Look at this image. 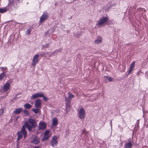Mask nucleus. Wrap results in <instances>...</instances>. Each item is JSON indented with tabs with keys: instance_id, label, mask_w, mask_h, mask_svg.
Instances as JSON below:
<instances>
[{
	"instance_id": "nucleus-41",
	"label": "nucleus",
	"mask_w": 148,
	"mask_h": 148,
	"mask_svg": "<svg viewBox=\"0 0 148 148\" xmlns=\"http://www.w3.org/2000/svg\"><path fill=\"white\" fill-rule=\"evenodd\" d=\"M18 1H19V0H17Z\"/></svg>"
},
{
	"instance_id": "nucleus-12",
	"label": "nucleus",
	"mask_w": 148,
	"mask_h": 148,
	"mask_svg": "<svg viewBox=\"0 0 148 148\" xmlns=\"http://www.w3.org/2000/svg\"><path fill=\"white\" fill-rule=\"evenodd\" d=\"M47 17V14L46 12L43 13L40 17V23L43 22L46 19Z\"/></svg>"
},
{
	"instance_id": "nucleus-32",
	"label": "nucleus",
	"mask_w": 148,
	"mask_h": 148,
	"mask_svg": "<svg viewBox=\"0 0 148 148\" xmlns=\"http://www.w3.org/2000/svg\"><path fill=\"white\" fill-rule=\"evenodd\" d=\"M43 46L45 48H48L49 47V44L47 43L44 46Z\"/></svg>"
},
{
	"instance_id": "nucleus-8",
	"label": "nucleus",
	"mask_w": 148,
	"mask_h": 148,
	"mask_svg": "<svg viewBox=\"0 0 148 148\" xmlns=\"http://www.w3.org/2000/svg\"><path fill=\"white\" fill-rule=\"evenodd\" d=\"M133 142L132 139L130 138L128 140V142L125 144V148H131L132 146Z\"/></svg>"
},
{
	"instance_id": "nucleus-21",
	"label": "nucleus",
	"mask_w": 148,
	"mask_h": 148,
	"mask_svg": "<svg viewBox=\"0 0 148 148\" xmlns=\"http://www.w3.org/2000/svg\"><path fill=\"white\" fill-rule=\"evenodd\" d=\"M65 101L66 109H67L69 108H70V101L66 100H65Z\"/></svg>"
},
{
	"instance_id": "nucleus-29",
	"label": "nucleus",
	"mask_w": 148,
	"mask_h": 148,
	"mask_svg": "<svg viewBox=\"0 0 148 148\" xmlns=\"http://www.w3.org/2000/svg\"><path fill=\"white\" fill-rule=\"evenodd\" d=\"M139 127V121H137L136 124L135 128L138 129Z\"/></svg>"
},
{
	"instance_id": "nucleus-39",
	"label": "nucleus",
	"mask_w": 148,
	"mask_h": 148,
	"mask_svg": "<svg viewBox=\"0 0 148 148\" xmlns=\"http://www.w3.org/2000/svg\"><path fill=\"white\" fill-rule=\"evenodd\" d=\"M34 148H39V147H38V146H36V147H35Z\"/></svg>"
},
{
	"instance_id": "nucleus-20",
	"label": "nucleus",
	"mask_w": 148,
	"mask_h": 148,
	"mask_svg": "<svg viewBox=\"0 0 148 148\" xmlns=\"http://www.w3.org/2000/svg\"><path fill=\"white\" fill-rule=\"evenodd\" d=\"M41 108H33L32 111H33L35 113L37 114L39 112H40Z\"/></svg>"
},
{
	"instance_id": "nucleus-27",
	"label": "nucleus",
	"mask_w": 148,
	"mask_h": 148,
	"mask_svg": "<svg viewBox=\"0 0 148 148\" xmlns=\"http://www.w3.org/2000/svg\"><path fill=\"white\" fill-rule=\"evenodd\" d=\"M135 62L134 61H133L132 62V63L130 66V68L132 69H134L135 66Z\"/></svg>"
},
{
	"instance_id": "nucleus-35",
	"label": "nucleus",
	"mask_w": 148,
	"mask_h": 148,
	"mask_svg": "<svg viewBox=\"0 0 148 148\" xmlns=\"http://www.w3.org/2000/svg\"><path fill=\"white\" fill-rule=\"evenodd\" d=\"M3 113V110L2 109L0 110V115H1Z\"/></svg>"
},
{
	"instance_id": "nucleus-2",
	"label": "nucleus",
	"mask_w": 148,
	"mask_h": 148,
	"mask_svg": "<svg viewBox=\"0 0 148 148\" xmlns=\"http://www.w3.org/2000/svg\"><path fill=\"white\" fill-rule=\"evenodd\" d=\"M17 134L18 135V137L16 141L17 143H18L19 140L22 138L23 136L24 138H25L26 137L27 132L25 130V127L23 126L20 131L18 132Z\"/></svg>"
},
{
	"instance_id": "nucleus-37",
	"label": "nucleus",
	"mask_w": 148,
	"mask_h": 148,
	"mask_svg": "<svg viewBox=\"0 0 148 148\" xmlns=\"http://www.w3.org/2000/svg\"><path fill=\"white\" fill-rule=\"evenodd\" d=\"M13 7H14V8H17V4H16V5H15V4H14V3L13 4Z\"/></svg>"
},
{
	"instance_id": "nucleus-18",
	"label": "nucleus",
	"mask_w": 148,
	"mask_h": 148,
	"mask_svg": "<svg viewBox=\"0 0 148 148\" xmlns=\"http://www.w3.org/2000/svg\"><path fill=\"white\" fill-rule=\"evenodd\" d=\"M32 142L35 144H36L40 142V140L39 138L35 137L32 140Z\"/></svg>"
},
{
	"instance_id": "nucleus-11",
	"label": "nucleus",
	"mask_w": 148,
	"mask_h": 148,
	"mask_svg": "<svg viewBox=\"0 0 148 148\" xmlns=\"http://www.w3.org/2000/svg\"><path fill=\"white\" fill-rule=\"evenodd\" d=\"M49 130H47L45 131L44 134V136L42 139V140L45 141L49 138Z\"/></svg>"
},
{
	"instance_id": "nucleus-16",
	"label": "nucleus",
	"mask_w": 148,
	"mask_h": 148,
	"mask_svg": "<svg viewBox=\"0 0 148 148\" xmlns=\"http://www.w3.org/2000/svg\"><path fill=\"white\" fill-rule=\"evenodd\" d=\"M23 109L21 108H16L14 111V113L16 114H19L21 112L22 110Z\"/></svg>"
},
{
	"instance_id": "nucleus-28",
	"label": "nucleus",
	"mask_w": 148,
	"mask_h": 148,
	"mask_svg": "<svg viewBox=\"0 0 148 148\" xmlns=\"http://www.w3.org/2000/svg\"><path fill=\"white\" fill-rule=\"evenodd\" d=\"M31 31V28H30L28 29H27L25 32L26 34L28 35L29 34Z\"/></svg>"
},
{
	"instance_id": "nucleus-30",
	"label": "nucleus",
	"mask_w": 148,
	"mask_h": 148,
	"mask_svg": "<svg viewBox=\"0 0 148 148\" xmlns=\"http://www.w3.org/2000/svg\"><path fill=\"white\" fill-rule=\"evenodd\" d=\"M24 113L26 115H28L29 114V113L27 110H24L23 111Z\"/></svg>"
},
{
	"instance_id": "nucleus-19",
	"label": "nucleus",
	"mask_w": 148,
	"mask_h": 148,
	"mask_svg": "<svg viewBox=\"0 0 148 148\" xmlns=\"http://www.w3.org/2000/svg\"><path fill=\"white\" fill-rule=\"evenodd\" d=\"M102 38L101 37H98L97 39L95 41V43L96 44H99L102 42Z\"/></svg>"
},
{
	"instance_id": "nucleus-17",
	"label": "nucleus",
	"mask_w": 148,
	"mask_h": 148,
	"mask_svg": "<svg viewBox=\"0 0 148 148\" xmlns=\"http://www.w3.org/2000/svg\"><path fill=\"white\" fill-rule=\"evenodd\" d=\"M52 125L54 126L57 125L58 124V121L57 119L56 118H54L52 119Z\"/></svg>"
},
{
	"instance_id": "nucleus-9",
	"label": "nucleus",
	"mask_w": 148,
	"mask_h": 148,
	"mask_svg": "<svg viewBox=\"0 0 148 148\" xmlns=\"http://www.w3.org/2000/svg\"><path fill=\"white\" fill-rule=\"evenodd\" d=\"M10 83L8 82H6L3 87V90L4 92L8 91L10 88Z\"/></svg>"
},
{
	"instance_id": "nucleus-36",
	"label": "nucleus",
	"mask_w": 148,
	"mask_h": 148,
	"mask_svg": "<svg viewBox=\"0 0 148 148\" xmlns=\"http://www.w3.org/2000/svg\"><path fill=\"white\" fill-rule=\"evenodd\" d=\"M145 76H146V77H147V79H148V71H147L146 73Z\"/></svg>"
},
{
	"instance_id": "nucleus-6",
	"label": "nucleus",
	"mask_w": 148,
	"mask_h": 148,
	"mask_svg": "<svg viewBox=\"0 0 148 148\" xmlns=\"http://www.w3.org/2000/svg\"><path fill=\"white\" fill-rule=\"evenodd\" d=\"M57 138L56 136L53 137L51 141V145L53 147L56 146L57 144Z\"/></svg>"
},
{
	"instance_id": "nucleus-14",
	"label": "nucleus",
	"mask_w": 148,
	"mask_h": 148,
	"mask_svg": "<svg viewBox=\"0 0 148 148\" xmlns=\"http://www.w3.org/2000/svg\"><path fill=\"white\" fill-rule=\"evenodd\" d=\"M61 51V50L60 49H59L58 50H55L51 54L50 53V54H49V52H46L45 53L46 54L45 55L47 56H51V54H54V53H55L56 54L58 52H60Z\"/></svg>"
},
{
	"instance_id": "nucleus-10",
	"label": "nucleus",
	"mask_w": 148,
	"mask_h": 148,
	"mask_svg": "<svg viewBox=\"0 0 148 148\" xmlns=\"http://www.w3.org/2000/svg\"><path fill=\"white\" fill-rule=\"evenodd\" d=\"M41 103L40 99H38L36 100L35 102L34 106L36 108H41Z\"/></svg>"
},
{
	"instance_id": "nucleus-7",
	"label": "nucleus",
	"mask_w": 148,
	"mask_h": 148,
	"mask_svg": "<svg viewBox=\"0 0 148 148\" xmlns=\"http://www.w3.org/2000/svg\"><path fill=\"white\" fill-rule=\"evenodd\" d=\"M43 96V94L42 92L37 93L32 95L31 97V100L38 97H41Z\"/></svg>"
},
{
	"instance_id": "nucleus-15",
	"label": "nucleus",
	"mask_w": 148,
	"mask_h": 148,
	"mask_svg": "<svg viewBox=\"0 0 148 148\" xmlns=\"http://www.w3.org/2000/svg\"><path fill=\"white\" fill-rule=\"evenodd\" d=\"M69 95L67 98L65 97V100L69 101L71 102V99L74 97V96L73 94L70 93L69 92Z\"/></svg>"
},
{
	"instance_id": "nucleus-34",
	"label": "nucleus",
	"mask_w": 148,
	"mask_h": 148,
	"mask_svg": "<svg viewBox=\"0 0 148 148\" xmlns=\"http://www.w3.org/2000/svg\"><path fill=\"white\" fill-rule=\"evenodd\" d=\"M133 69L130 68V70L128 72V74H130V73H131Z\"/></svg>"
},
{
	"instance_id": "nucleus-23",
	"label": "nucleus",
	"mask_w": 148,
	"mask_h": 148,
	"mask_svg": "<svg viewBox=\"0 0 148 148\" xmlns=\"http://www.w3.org/2000/svg\"><path fill=\"white\" fill-rule=\"evenodd\" d=\"M7 10L6 7L4 8H0V13H3L5 12Z\"/></svg>"
},
{
	"instance_id": "nucleus-25",
	"label": "nucleus",
	"mask_w": 148,
	"mask_h": 148,
	"mask_svg": "<svg viewBox=\"0 0 148 148\" xmlns=\"http://www.w3.org/2000/svg\"><path fill=\"white\" fill-rule=\"evenodd\" d=\"M24 107L26 108L29 109L32 106L29 103H26L25 104Z\"/></svg>"
},
{
	"instance_id": "nucleus-3",
	"label": "nucleus",
	"mask_w": 148,
	"mask_h": 148,
	"mask_svg": "<svg viewBox=\"0 0 148 148\" xmlns=\"http://www.w3.org/2000/svg\"><path fill=\"white\" fill-rule=\"evenodd\" d=\"M108 18L106 17L99 18V21L97 22L96 25L99 27H100L102 26L106 25L108 21Z\"/></svg>"
},
{
	"instance_id": "nucleus-5",
	"label": "nucleus",
	"mask_w": 148,
	"mask_h": 148,
	"mask_svg": "<svg viewBox=\"0 0 148 148\" xmlns=\"http://www.w3.org/2000/svg\"><path fill=\"white\" fill-rule=\"evenodd\" d=\"M85 112L83 108L80 109L78 112V115L79 118L81 119H84L85 118Z\"/></svg>"
},
{
	"instance_id": "nucleus-31",
	"label": "nucleus",
	"mask_w": 148,
	"mask_h": 148,
	"mask_svg": "<svg viewBox=\"0 0 148 148\" xmlns=\"http://www.w3.org/2000/svg\"><path fill=\"white\" fill-rule=\"evenodd\" d=\"M0 69H1V70H4L5 71L7 70V68L6 67H0Z\"/></svg>"
},
{
	"instance_id": "nucleus-13",
	"label": "nucleus",
	"mask_w": 148,
	"mask_h": 148,
	"mask_svg": "<svg viewBox=\"0 0 148 148\" xmlns=\"http://www.w3.org/2000/svg\"><path fill=\"white\" fill-rule=\"evenodd\" d=\"M46 126L45 122H41L39 123V130H44L46 128Z\"/></svg>"
},
{
	"instance_id": "nucleus-40",
	"label": "nucleus",
	"mask_w": 148,
	"mask_h": 148,
	"mask_svg": "<svg viewBox=\"0 0 148 148\" xmlns=\"http://www.w3.org/2000/svg\"><path fill=\"white\" fill-rule=\"evenodd\" d=\"M84 130H83V132H84Z\"/></svg>"
},
{
	"instance_id": "nucleus-33",
	"label": "nucleus",
	"mask_w": 148,
	"mask_h": 148,
	"mask_svg": "<svg viewBox=\"0 0 148 148\" xmlns=\"http://www.w3.org/2000/svg\"><path fill=\"white\" fill-rule=\"evenodd\" d=\"M42 97H43V99L45 101H47V98L43 94V96Z\"/></svg>"
},
{
	"instance_id": "nucleus-22",
	"label": "nucleus",
	"mask_w": 148,
	"mask_h": 148,
	"mask_svg": "<svg viewBox=\"0 0 148 148\" xmlns=\"http://www.w3.org/2000/svg\"><path fill=\"white\" fill-rule=\"evenodd\" d=\"M6 72L3 71V72L0 74V81L2 80L5 75Z\"/></svg>"
},
{
	"instance_id": "nucleus-24",
	"label": "nucleus",
	"mask_w": 148,
	"mask_h": 148,
	"mask_svg": "<svg viewBox=\"0 0 148 148\" xmlns=\"http://www.w3.org/2000/svg\"><path fill=\"white\" fill-rule=\"evenodd\" d=\"M104 78L105 79L108 80L109 82H112L113 80V78L110 77L105 76L104 77Z\"/></svg>"
},
{
	"instance_id": "nucleus-38",
	"label": "nucleus",
	"mask_w": 148,
	"mask_h": 148,
	"mask_svg": "<svg viewBox=\"0 0 148 148\" xmlns=\"http://www.w3.org/2000/svg\"><path fill=\"white\" fill-rule=\"evenodd\" d=\"M112 122L111 121L110 122V124L111 125V127H112Z\"/></svg>"
},
{
	"instance_id": "nucleus-1",
	"label": "nucleus",
	"mask_w": 148,
	"mask_h": 148,
	"mask_svg": "<svg viewBox=\"0 0 148 148\" xmlns=\"http://www.w3.org/2000/svg\"><path fill=\"white\" fill-rule=\"evenodd\" d=\"M25 124L29 131H31L33 128H35L36 126L37 123L34 119L29 118L25 122Z\"/></svg>"
},
{
	"instance_id": "nucleus-4",
	"label": "nucleus",
	"mask_w": 148,
	"mask_h": 148,
	"mask_svg": "<svg viewBox=\"0 0 148 148\" xmlns=\"http://www.w3.org/2000/svg\"><path fill=\"white\" fill-rule=\"evenodd\" d=\"M39 57V55L38 54H35L32 60V66L35 67L37 63L39 61L38 59Z\"/></svg>"
},
{
	"instance_id": "nucleus-26",
	"label": "nucleus",
	"mask_w": 148,
	"mask_h": 148,
	"mask_svg": "<svg viewBox=\"0 0 148 148\" xmlns=\"http://www.w3.org/2000/svg\"><path fill=\"white\" fill-rule=\"evenodd\" d=\"M46 53L45 52H42L40 53V54L39 55V56L42 57L43 56H45V57H47V56L45 55Z\"/></svg>"
}]
</instances>
